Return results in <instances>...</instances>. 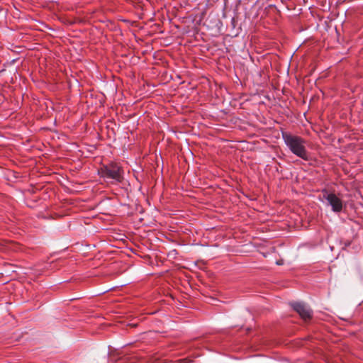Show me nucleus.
<instances>
[{
	"instance_id": "1",
	"label": "nucleus",
	"mask_w": 363,
	"mask_h": 363,
	"mask_svg": "<svg viewBox=\"0 0 363 363\" xmlns=\"http://www.w3.org/2000/svg\"><path fill=\"white\" fill-rule=\"evenodd\" d=\"M282 138L293 154L304 160H308L304 139L286 132L282 133Z\"/></svg>"
},
{
	"instance_id": "4",
	"label": "nucleus",
	"mask_w": 363,
	"mask_h": 363,
	"mask_svg": "<svg viewBox=\"0 0 363 363\" xmlns=\"http://www.w3.org/2000/svg\"><path fill=\"white\" fill-rule=\"evenodd\" d=\"M324 198L327 200L329 205L331 206L332 210L334 212H340L342 209V202L335 194L325 193Z\"/></svg>"
},
{
	"instance_id": "6",
	"label": "nucleus",
	"mask_w": 363,
	"mask_h": 363,
	"mask_svg": "<svg viewBox=\"0 0 363 363\" xmlns=\"http://www.w3.org/2000/svg\"><path fill=\"white\" fill-rule=\"evenodd\" d=\"M7 289H8V287L6 286V287H5V288H4V289H3V288H1V292H2L3 291L7 290Z\"/></svg>"
},
{
	"instance_id": "3",
	"label": "nucleus",
	"mask_w": 363,
	"mask_h": 363,
	"mask_svg": "<svg viewBox=\"0 0 363 363\" xmlns=\"http://www.w3.org/2000/svg\"><path fill=\"white\" fill-rule=\"evenodd\" d=\"M290 305L304 321L311 319L313 311L307 304L303 302H293Z\"/></svg>"
},
{
	"instance_id": "2",
	"label": "nucleus",
	"mask_w": 363,
	"mask_h": 363,
	"mask_svg": "<svg viewBox=\"0 0 363 363\" xmlns=\"http://www.w3.org/2000/svg\"><path fill=\"white\" fill-rule=\"evenodd\" d=\"M101 177L112 179L116 182H121L123 179V170L121 167L116 163H111L108 165L104 166L99 171Z\"/></svg>"
},
{
	"instance_id": "7",
	"label": "nucleus",
	"mask_w": 363,
	"mask_h": 363,
	"mask_svg": "<svg viewBox=\"0 0 363 363\" xmlns=\"http://www.w3.org/2000/svg\"><path fill=\"white\" fill-rule=\"evenodd\" d=\"M277 264H279V265H280V264H281L282 263H281V262L278 261V262H277Z\"/></svg>"
},
{
	"instance_id": "8",
	"label": "nucleus",
	"mask_w": 363,
	"mask_h": 363,
	"mask_svg": "<svg viewBox=\"0 0 363 363\" xmlns=\"http://www.w3.org/2000/svg\"><path fill=\"white\" fill-rule=\"evenodd\" d=\"M1 252H3L4 249H3V244L1 243Z\"/></svg>"
},
{
	"instance_id": "9",
	"label": "nucleus",
	"mask_w": 363,
	"mask_h": 363,
	"mask_svg": "<svg viewBox=\"0 0 363 363\" xmlns=\"http://www.w3.org/2000/svg\"><path fill=\"white\" fill-rule=\"evenodd\" d=\"M8 282H9V281H8V280H6V281L4 282V284H6V283H8Z\"/></svg>"
},
{
	"instance_id": "5",
	"label": "nucleus",
	"mask_w": 363,
	"mask_h": 363,
	"mask_svg": "<svg viewBox=\"0 0 363 363\" xmlns=\"http://www.w3.org/2000/svg\"><path fill=\"white\" fill-rule=\"evenodd\" d=\"M189 362H191V360L187 358H185V359H179L177 362H175L174 363H189Z\"/></svg>"
}]
</instances>
